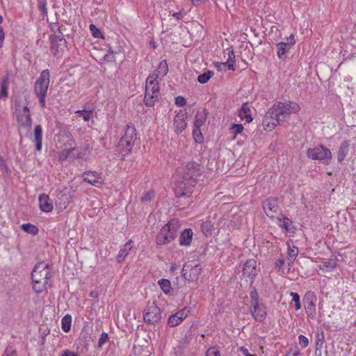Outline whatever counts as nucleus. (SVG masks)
Instances as JSON below:
<instances>
[{"label": "nucleus", "instance_id": "obj_1", "mask_svg": "<svg viewBox=\"0 0 356 356\" xmlns=\"http://www.w3.org/2000/svg\"><path fill=\"white\" fill-rule=\"evenodd\" d=\"M180 172L181 179L175 185V195L177 197H189L193 193L197 178L202 175V168L200 164L195 161H188L182 165Z\"/></svg>", "mask_w": 356, "mask_h": 356}, {"label": "nucleus", "instance_id": "obj_2", "mask_svg": "<svg viewBox=\"0 0 356 356\" xmlns=\"http://www.w3.org/2000/svg\"><path fill=\"white\" fill-rule=\"evenodd\" d=\"M300 110L298 104L291 101L279 102L275 104L266 113L264 120L263 126L265 130L271 131L280 122L283 121L281 116H286L298 113Z\"/></svg>", "mask_w": 356, "mask_h": 356}, {"label": "nucleus", "instance_id": "obj_3", "mask_svg": "<svg viewBox=\"0 0 356 356\" xmlns=\"http://www.w3.org/2000/svg\"><path fill=\"white\" fill-rule=\"evenodd\" d=\"M136 138V130L131 124H127L124 128V134L118 143L120 153L122 156H127L131 152Z\"/></svg>", "mask_w": 356, "mask_h": 356}, {"label": "nucleus", "instance_id": "obj_4", "mask_svg": "<svg viewBox=\"0 0 356 356\" xmlns=\"http://www.w3.org/2000/svg\"><path fill=\"white\" fill-rule=\"evenodd\" d=\"M50 74L48 70H43L34 84V92L38 98L39 103L42 108L46 106L45 98L49 85Z\"/></svg>", "mask_w": 356, "mask_h": 356}, {"label": "nucleus", "instance_id": "obj_5", "mask_svg": "<svg viewBox=\"0 0 356 356\" xmlns=\"http://www.w3.org/2000/svg\"><path fill=\"white\" fill-rule=\"evenodd\" d=\"M177 227L172 221L165 224L157 234L156 243L158 245H163L172 241L177 235Z\"/></svg>", "mask_w": 356, "mask_h": 356}, {"label": "nucleus", "instance_id": "obj_6", "mask_svg": "<svg viewBox=\"0 0 356 356\" xmlns=\"http://www.w3.org/2000/svg\"><path fill=\"white\" fill-rule=\"evenodd\" d=\"M307 156L312 160H318L322 163L327 165L331 162L332 154L327 147L321 145L307 149Z\"/></svg>", "mask_w": 356, "mask_h": 356}, {"label": "nucleus", "instance_id": "obj_7", "mask_svg": "<svg viewBox=\"0 0 356 356\" xmlns=\"http://www.w3.org/2000/svg\"><path fill=\"white\" fill-rule=\"evenodd\" d=\"M52 273L49 269V265L45 261L38 262L34 267L31 273L32 282L42 281L50 282Z\"/></svg>", "mask_w": 356, "mask_h": 356}, {"label": "nucleus", "instance_id": "obj_8", "mask_svg": "<svg viewBox=\"0 0 356 356\" xmlns=\"http://www.w3.org/2000/svg\"><path fill=\"white\" fill-rule=\"evenodd\" d=\"M202 272V267L199 264L191 262L185 264L182 268L184 278L188 282H194L198 280Z\"/></svg>", "mask_w": 356, "mask_h": 356}, {"label": "nucleus", "instance_id": "obj_9", "mask_svg": "<svg viewBox=\"0 0 356 356\" xmlns=\"http://www.w3.org/2000/svg\"><path fill=\"white\" fill-rule=\"evenodd\" d=\"M15 110L17 120L21 127L24 128L31 127L32 120L30 115V111L27 106L21 108L19 103H15Z\"/></svg>", "mask_w": 356, "mask_h": 356}, {"label": "nucleus", "instance_id": "obj_10", "mask_svg": "<svg viewBox=\"0 0 356 356\" xmlns=\"http://www.w3.org/2000/svg\"><path fill=\"white\" fill-rule=\"evenodd\" d=\"M55 26L56 27V31L50 35L49 40L51 44V49L54 51V54L57 55L59 54V50L65 47L66 40L64 38L60 27L58 24H56Z\"/></svg>", "mask_w": 356, "mask_h": 356}, {"label": "nucleus", "instance_id": "obj_11", "mask_svg": "<svg viewBox=\"0 0 356 356\" xmlns=\"http://www.w3.org/2000/svg\"><path fill=\"white\" fill-rule=\"evenodd\" d=\"M161 318L159 307L152 302L149 304L143 312V319L148 324H154L160 321Z\"/></svg>", "mask_w": 356, "mask_h": 356}, {"label": "nucleus", "instance_id": "obj_12", "mask_svg": "<svg viewBox=\"0 0 356 356\" xmlns=\"http://www.w3.org/2000/svg\"><path fill=\"white\" fill-rule=\"evenodd\" d=\"M296 44L294 34H291L286 38V42H280L276 44L277 57L284 60L286 58V54L289 52L291 47Z\"/></svg>", "mask_w": 356, "mask_h": 356}, {"label": "nucleus", "instance_id": "obj_13", "mask_svg": "<svg viewBox=\"0 0 356 356\" xmlns=\"http://www.w3.org/2000/svg\"><path fill=\"white\" fill-rule=\"evenodd\" d=\"M249 310L252 316L257 321L263 322L266 318V307L262 302L250 305Z\"/></svg>", "mask_w": 356, "mask_h": 356}, {"label": "nucleus", "instance_id": "obj_14", "mask_svg": "<svg viewBox=\"0 0 356 356\" xmlns=\"http://www.w3.org/2000/svg\"><path fill=\"white\" fill-rule=\"evenodd\" d=\"M303 300L307 316L312 318H315L316 297L314 293L312 292L307 293Z\"/></svg>", "mask_w": 356, "mask_h": 356}, {"label": "nucleus", "instance_id": "obj_15", "mask_svg": "<svg viewBox=\"0 0 356 356\" xmlns=\"http://www.w3.org/2000/svg\"><path fill=\"white\" fill-rule=\"evenodd\" d=\"M263 209L268 218H273L279 210L277 198L273 197L267 198L263 203Z\"/></svg>", "mask_w": 356, "mask_h": 356}, {"label": "nucleus", "instance_id": "obj_16", "mask_svg": "<svg viewBox=\"0 0 356 356\" xmlns=\"http://www.w3.org/2000/svg\"><path fill=\"white\" fill-rule=\"evenodd\" d=\"M242 274L243 276L248 277L252 283L257 275V261L253 259H248L243 265Z\"/></svg>", "mask_w": 356, "mask_h": 356}, {"label": "nucleus", "instance_id": "obj_17", "mask_svg": "<svg viewBox=\"0 0 356 356\" xmlns=\"http://www.w3.org/2000/svg\"><path fill=\"white\" fill-rule=\"evenodd\" d=\"M83 179L85 182H88L91 185L99 186H100L104 180L100 173L95 171H86L82 174Z\"/></svg>", "mask_w": 356, "mask_h": 356}, {"label": "nucleus", "instance_id": "obj_18", "mask_svg": "<svg viewBox=\"0 0 356 356\" xmlns=\"http://www.w3.org/2000/svg\"><path fill=\"white\" fill-rule=\"evenodd\" d=\"M186 111L180 110L177 113L174 119V128L175 131L178 134L181 133L186 127L187 122H186Z\"/></svg>", "mask_w": 356, "mask_h": 356}, {"label": "nucleus", "instance_id": "obj_19", "mask_svg": "<svg viewBox=\"0 0 356 356\" xmlns=\"http://www.w3.org/2000/svg\"><path fill=\"white\" fill-rule=\"evenodd\" d=\"M158 78V74H149L145 83V91L146 92H152L153 94L156 93L159 94V85L158 81H156Z\"/></svg>", "mask_w": 356, "mask_h": 356}, {"label": "nucleus", "instance_id": "obj_20", "mask_svg": "<svg viewBox=\"0 0 356 356\" xmlns=\"http://www.w3.org/2000/svg\"><path fill=\"white\" fill-rule=\"evenodd\" d=\"M38 200L41 211L48 213L53 210V204L50 202L49 195L46 194H41L39 196Z\"/></svg>", "mask_w": 356, "mask_h": 356}, {"label": "nucleus", "instance_id": "obj_21", "mask_svg": "<svg viewBox=\"0 0 356 356\" xmlns=\"http://www.w3.org/2000/svg\"><path fill=\"white\" fill-rule=\"evenodd\" d=\"M193 232L190 228L185 229L180 234L179 238V245L181 246H189L191 244Z\"/></svg>", "mask_w": 356, "mask_h": 356}, {"label": "nucleus", "instance_id": "obj_22", "mask_svg": "<svg viewBox=\"0 0 356 356\" xmlns=\"http://www.w3.org/2000/svg\"><path fill=\"white\" fill-rule=\"evenodd\" d=\"M133 243H134V241L131 239L129 240L123 245V247L120 250V251L116 257V260L118 263H121L122 261H123L125 259V258L129 254V252L133 248Z\"/></svg>", "mask_w": 356, "mask_h": 356}, {"label": "nucleus", "instance_id": "obj_23", "mask_svg": "<svg viewBox=\"0 0 356 356\" xmlns=\"http://www.w3.org/2000/svg\"><path fill=\"white\" fill-rule=\"evenodd\" d=\"M350 143L348 140H343L341 143L337 152V161L341 163L349 152Z\"/></svg>", "mask_w": 356, "mask_h": 356}, {"label": "nucleus", "instance_id": "obj_24", "mask_svg": "<svg viewBox=\"0 0 356 356\" xmlns=\"http://www.w3.org/2000/svg\"><path fill=\"white\" fill-rule=\"evenodd\" d=\"M238 116L242 120H245L247 122H250L252 121L251 111L247 102L243 104L238 111Z\"/></svg>", "mask_w": 356, "mask_h": 356}, {"label": "nucleus", "instance_id": "obj_25", "mask_svg": "<svg viewBox=\"0 0 356 356\" xmlns=\"http://www.w3.org/2000/svg\"><path fill=\"white\" fill-rule=\"evenodd\" d=\"M34 143L35 145V149L40 151L42 149V129L41 125L38 124L34 129Z\"/></svg>", "mask_w": 356, "mask_h": 356}, {"label": "nucleus", "instance_id": "obj_26", "mask_svg": "<svg viewBox=\"0 0 356 356\" xmlns=\"http://www.w3.org/2000/svg\"><path fill=\"white\" fill-rule=\"evenodd\" d=\"M207 118V112L206 110L198 111L195 115L194 127L200 128L205 123Z\"/></svg>", "mask_w": 356, "mask_h": 356}, {"label": "nucleus", "instance_id": "obj_27", "mask_svg": "<svg viewBox=\"0 0 356 356\" xmlns=\"http://www.w3.org/2000/svg\"><path fill=\"white\" fill-rule=\"evenodd\" d=\"M159 99V95L152 92H146L144 97V103L147 106L152 107Z\"/></svg>", "mask_w": 356, "mask_h": 356}, {"label": "nucleus", "instance_id": "obj_28", "mask_svg": "<svg viewBox=\"0 0 356 356\" xmlns=\"http://www.w3.org/2000/svg\"><path fill=\"white\" fill-rule=\"evenodd\" d=\"M51 284L50 282H44L42 281H38L37 282H33V291L39 294L47 290V287Z\"/></svg>", "mask_w": 356, "mask_h": 356}, {"label": "nucleus", "instance_id": "obj_29", "mask_svg": "<svg viewBox=\"0 0 356 356\" xmlns=\"http://www.w3.org/2000/svg\"><path fill=\"white\" fill-rule=\"evenodd\" d=\"M9 86V79L8 76H4L1 79L0 98H6L8 97V88Z\"/></svg>", "mask_w": 356, "mask_h": 356}, {"label": "nucleus", "instance_id": "obj_30", "mask_svg": "<svg viewBox=\"0 0 356 356\" xmlns=\"http://www.w3.org/2000/svg\"><path fill=\"white\" fill-rule=\"evenodd\" d=\"M157 73H153L152 74H158V76L161 75L162 77L165 76L168 72V65L167 61L163 60L160 62L157 67Z\"/></svg>", "mask_w": 356, "mask_h": 356}, {"label": "nucleus", "instance_id": "obj_31", "mask_svg": "<svg viewBox=\"0 0 356 356\" xmlns=\"http://www.w3.org/2000/svg\"><path fill=\"white\" fill-rule=\"evenodd\" d=\"M159 285L160 286L162 291L165 294H170L172 291L171 283L167 279H161L158 282Z\"/></svg>", "mask_w": 356, "mask_h": 356}, {"label": "nucleus", "instance_id": "obj_32", "mask_svg": "<svg viewBox=\"0 0 356 356\" xmlns=\"http://www.w3.org/2000/svg\"><path fill=\"white\" fill-rule=\"evenodd\" d=\"M21 229L26 233L36 235L38 234V228L31 223H24L20 226Z\"/></svg>", "mask_w": 356, "mask_h": 356}, {"label": "nucleus", "instance_id": "obj_33", "mask_svg": "<svg viewBox=\"0 0 356 356\" xmlns=\"http://www.w3.org/2000/svg\"><path fill=\"white\" fill-rule=\"evenodd\" d=\"M0 172L2 176L7 177L10 175L11 170L8 168L6 160L0 156Z\"/></svg>", "mask_w": 356, "mask_h": 356}, {"label": "nucleus", "instance_id": "obj_34", "mask_svg": "<svg viewBox=\"0 0 356 356\" xmlns=\"http://www.w3.org/2000/svg\"><path fill=\"white\" fill-rule=\"evenodd\" d=\"M337 266L335 261H323L319 265V268L325 272H330L336 268Z\"/></svg>", "mask_w": 356, "mask_h": 356}, {"label": "nucleus", "instance_id": "obj_35", "mask_svg": "<svg viewBox=\"0 0 356 356\" xmlns=\"http://www.w3.org/2000/svg\"><path fill=\"white\" fill-rule=\"evenodd\" d=\"M72 316L66 314L61 320L62 329L65 332H68L71 329Z\"/></svg>", "mask_w": 356, "mask_h": 356}, {"label": "nucleus", "instance_id": "obj_36", "mask_svg": "<svg viewBox=\"0 0 356 356\" xmlns=\"http://www.w3.org/2000/svg\"><path fill=\"white\" fill-rule=\"evenodd\" d=\"M286 264L285 259L282 256L280 258L277 259L275 262V266L278 268V270L281 272L282 274H286L289 273V269H286L284 267V264Z\"/></svg>", "mask_w": 356, "mask_h": 356}, {"label": "nucleus", "instance_id": "obj_37", "mask_svg": "<svg viewBox=\"0 0 356 356\" xmlns=\"http://www.w3.org/2000/svg\"><path fill=\"white\" fill-rule=\"evenodd\" d=\"M213 74L214 72L213 71L208 70L197 76V81L200 83L204 84L209 81Z\"/></svg>", "mask_w": 356, "mask_h": 356}, {"label": "nucleus", "instance_id": "obj_38", "mask_svg": "<svg viewBox=\"0 0 356 356\" xmlns=\"http://www.w3.org/2000/svg\"><path fill=\"white\" fill-rule=\"evenodd\" d=\"M234 63H235V55L233 50H230L228 52V58L227 62L225 63L226 65L227 64V67L229 70H235L234 67Z\"/></svg>", "mask_w": 356, "mask_h": 356}, {"label": "nucleus", "instance_id": "obj_39", "mask_svg": "<svg viewBox=\"0 0 356 356\" xmlns=\"http://www.w3.org/2000/svg\"><path fill=\"white\" fill-rule=\"evenodd\" d=\"M75 113L79 117H82L86 122L89 121L93 116L92 111L79 110L76 111Z\"/></svg>", "mask_w": 356, "mask_h": 356}, {"label": "nucleus", "instance_id": "obj_40", "mask_svg": "<svg viewBox=\"0 0 356 356\" xmlns=\"http://www.w3.org/2000/svg\"><path fill=\"white\" fill-rule=\"evenodd\" d=\"M287 257H291V259H296L298 254V248L295 245H291L289 243H287Z\"/></svg>", "mask_w": 356, "mask_h": 356}, {"label": "nucleus", "instance_id": "obj_41", "mask_svg": "<svg viewBox=\"0 0 356 356\" xmlns=\"http://www.w3.org/2000/svg\"><path fill=\"white\" fill-rule=\"evenodd\" d=\"M193 137L195 141L197 143H202L204 138L201 132L200 128L194 127L193 130Z\"/></svg>", "mask_w": 356, "mask_h": 356}, {"label": "nucleus", "instance_id": "obj_42", "mask_svg": "<svg viewBox=\"0 0 356 356\" xmlns=\"http://www.w3.org/2000/svg\"><path fill=\"white\" fill-rule=\"evenodd\" d=\"M291 222V220L285 216H284L282 218H278V225L280 227L284 229L286 232L289 231V227Z\"/></svg>", "mask_w": 356, "mask_h": 356}, {"label": "nucleus", "instance_id": "obj_43", "mask_svg": "<svg viewBox=\"0 0 356 356\" xmlns=\"http://www.w3.org/2000/svg\"><path fill=\"white\" fill-rule=\"evenodd\" d=\"M181 320L176 314H172L168 320V323L170 327H175L181 323Z\"/></svg>", "mask_w": 356, "mask_h": 356}, {"label": "nucleus", "instance_id": "obj_44", "mask_svg": "<svg viewBox=\"0 0 356 356\" xmlns=\"http://www.w3.org/2000/svg\"><path fill=\"white\" fill-rule=\"evenodd\" d=\"M290 296L292 297L293 301L295 302V309L299 310L301 309V302L300 296L295 292H291Z\"/></svg>", "mask_w": 356, "mask_h": 356}, {"label": "nucleus", "instance_id": "obj_45", "mask_svg": "<svg viewBox=\"0 0 356 356\" xmlns=\"http://www.w3.org/2000/svg\"><path fill=\"white\" fill-rule=\"evenodd\" d=\"M250 305L254 304V302H262L261 300L259 299L257 291L256 289H254V288L250 291Z\"/></svg>", "mask_w": 356, "mask_h": 356}, {"label": "nucleus", "instance_id": "obj_46", "mask_svg": "<svg viewBox=\"0 0 356 356\" xmlns=\"http://www.w3.org/2000/svg\"><path fill=\"white\" fill-rule=\"evenodd\" d=\"M154 197V193L153 191H148L144 193V195L141 197V202L145 203L150 202L152 198Z\"/></svg>", "mask_w": 356, "mask_h": 356}, {"label": "nucleus", "instance_id": "obj_47", "mask_svg": "<svg viewBox=\"0 0 356 356\" xmlns=\"http://www.w3.org/2000/svg\"><path fill=\"white\" fill-rule=\"evenodd\" d=\"M230 130L236 136L241 133L243 131V126L242 124H234L231 127Z\"/></svg>", "mask_w": 356, "mask_h": 356}, {"label": "nucleus", "instance_id": "obj_48", "mask_svg": "<svg viewBox=\"0 0 356 356\" xmlns=\"http://www.w3.org/2000/svg\"><path fill=\"white\" fill-rule=\"evenodd\" d=\"M2 356H17L16 350L12 346H8Z\"/></svg>", "mask_w": 356, "mask_h": 356}, {"label": "nucleus", "instance_id": "obj_49", "mask_svg": "<svg viewBox=\"0 0 356 356\" xmlns=\"http://www.w3.org/2000/svg\"><path fill=\"white\" fill-rule=\"evenodd\" d=\"M211 223L209 221L204 222L201 225V229L202 232L206 235L211 232Z\"/></svg>", "mask_w": 356, "mask_h": 356}, {"label": "nucleus", "instance_id": "obj_50", "mask_svg": "<svg viewBox=\"0 0 356 356\" xmlns=\"http://www.w3.org/2000/svg\"><path fill=\"white\" fill-rule=\"evenodd\" d=\"M108 334L106 332H102L100 335V337L98 340V348H102L103 345L108 341Z\"/></svg>", "mask_w": 356, "mask_h": 356}, {"label": "nucleus", "instance_id": "obj_51", "mask_svg": "<svg viewBox=\"0 0 356 356\" xmlns=\"http://www.w3.org/2000/svg\"><path fill=\"white\" fill-rule=\"evenodd\" d=\"M298 339H299V344L302 348H305L306 347L308 346L309 341H308V339L305 336L300 334L298 337Z\"/></svg>", "mask_w": 356, "mask_h": 356}, {"label": "nucleus", "instance_id": "obj_52", "mask_svg": "<svg viewBox=\"0 0 356 356\" xmlns=\"http://www.w3.org/2000/svg\"><path fill=\"white\" fill-rule=\"evenodd\" d=\"M324 342V336L323 334H317L316 335V350L318 348H321Z\"/></svg>", "mask_w": 356, "mask_h": 356}, {"label": "nucleus", "instance_id": "obj_53", "mask_svg": "<svg viewBox=\"0 0 356 356\" xmlns=\"http://www.w3.org/2000/svg\"><path fill=\"white\" fill-rule=\"evenodd\" d=\"M90 30L91 31L93 36L95 38H101L102 37V33L101 31L95 26L94 24L90 25Z\"/></svg>", "mask_w": 356, "mask_h": 356}, {"label": "nucleus", "instance_id": "obj_54", "mask_svg": "<svg viewBox=\"0 0 356 356\" xmlns=\"http://www.w3.org/2000/svg\"><path fill=\"white\" fill-rule=\"evenodd\" d=\"M206 356H220V353L217 348L213 347L207 350Z\"/></svg>", "mask_w": 356, "mask_h": 356}, {"label": "nucleus", "instance_id": "obj_55", "mask_svg": "<svg viewBox=\"0 0 356 356\" xmlns=\"http://www.w3.org/2000/svg\"><path fill=\"white\" fill-rule=\"evenodd\" d=\"M188 310H187L186 308H184L175 314L178 316L181 321H182L188 316Z\"/></svg>", "mask_w": 356, "mask_h": 356}, {"label": "nucleus", "instance_id": "obj_56", "mask_svg": "<svg viewBox=\"0 0 356 356\" xmlns=\"http://www.w3.org/2000/svg\"><path fill=\"white\" fill-rule=\"evenodd\" d=\"M175 104L179 106H184L186 104V100L181 96H178L175 98Z\"/></svg>", "mask_w": 356, "mask_h": 356}, {"label": "nucleus", "instance_id": "obj_57", "mask_svg": "<svg viewBox=\"0 0 356 356\" xmlns=\"http://www.w3.org/2000/svg\"><path fill=\"white\" fill-rule=\"evenodd\" d=\"M60 356H78V355L70 350L65 349L63 351Z\"/></svg>", "mask_w": 356, "mask_h": 356}, {"label": "nucleus", "instance_id": "obj_58", "mask_svg": "<svg viewBox=\"0 0 356 356\" xmlns=\"http://www.w3.org/2000/svg\"><path fill=\"white\" fill-rule=\"evenodd\" d=\"M5 39V33L2 26H0V49L2 48Z\"/></svg>", "mask_w": 356, "mask_h": 356}, {"label": "nucleus", "instance_id": "obj_59", "mask_svg": "<svg viewBox=\"0 0 356 356\" xmlns=\"http://www.w3.org/2000/svg\"><path fill=\"white\" fill-rule=\"evenodd\" d=\"M295 260H296V259H294V258L291 259V257H287L286 260H285L286 263L287 264V268H286V269H289V271L290 268L292 266V265L293 264Z\"/></svg>", "mask_w": 356, "mask_h": 356}, {"label": "nucleus", "instance_id": "obj_60", "mask_svg": "<svg viewBox=\"0 0 356 356\" xmlns=\"http://www.w3.org/2000/svg\"><path fill=\"white\" fill-rule=\"evenodd\" d=\"M172 17L177 18V19H181L183 17V15L181 11L177 13H174L172 15Z\"/></svg>", "mask_w": 356, "mask_h": 356}, {"label": "nucleus", "instance_id": "obj_61", "mask_svg": "<svg viewBox=\"0 0 356 356\" xmlns=\"http://www.w3.org/2000/svg\"><path fill=\"white\" fill-rule=\"evenodd\" d=\"M299 355H300L299 351L288 352L286 355V356H299Z\"/></svg>", "mask_w": 356, "mask_h": 356}, {"label": "nucleus", "instance_id": "obj_62", "mask_svg": "<svg viewBox=\"0 0 356 356\" xmlns=\"http://www.w3.org/2000/svg\"><path fill=\"white\" fill-rule=\"evenodd\" d=\"M74 147L73 148H70V149H65V159H66L68 155H70L74 150Z\"/></svg>", "mask_w": 356, "mask_h": 356}, {"label": "nucleus", "instance_id": "obj_63", "mask_svg": "<svg viewBox=\"0 0 356 356\" xmlns=\"http://www.w3.org/2000/svg\"><path fill=\"white\" fill-rule=\"evenodd\" d=\"M40 8H41V10H42V12L44 13H47V7H46V3H40Z\"/></svg>", "mask_w": 356, "mask_h": 356}, {"label": "nucleus", "instance_id": "obj_64", "mask_svg": "<svg viewBox=\"0 0 356 356\" xmlns=\"http://www.w3.org/2000/svg\"><path fill=\"white\" fill-rule=\"evenodd\" d=\"M220 65H226V63H215V66L218 67V69L220 68Z\"/></svg>", "mask_w": 356, "mask_h": 356}]
</instances>
